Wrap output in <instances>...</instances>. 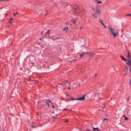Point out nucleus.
Wrapping results in <instances>:
<instances>
[{"mask_svg": "<svg viewBox=\"0 0 131 131\" xmlns=\"http://www.w3.org/2000/svg\"><path fill=\"white\" fill-rule=\"evenodd\" d=\"M95 3L97 5H102L103 4V0H95Z\"/></svg>", "mask_w": 131, "mask_h": 131, "instance_id": "nucleus-5", "label": "nucleus"}, {"mask_svg": "<svg viewBox=\"0 0 131 131\" xmlns=\"http://www.w3.org/2000/svg\"><path fill=\"white\" fill-rule=\"evenodd\" d=\"M53 118H55V117H53Z\"/></svg>", "mask_w": 131, "mask_h": 131, "instance_id": "nucleus-39", "label": "nucleus"}, {"mask_svg": "<svg viewBox=\"0 0 131 131\" xmlns=\"http://www.w3.org/2000/svg\"><path fill=\"white\" fill-rule=\"evenodd\" d=\"M69 90H71V88L70 87H68Z\"/></svg>", "mask_w": 131, "mask_h": 131, "instance_id": "nucleus-28", "label": "nucleus"}, {"mask_svg": "<svg viewBox=\"0 0 131 131\" xmlns=\"http://www.w3.org/2000/svg\"><path fill=\"white\" fill-rule=\"evenodd\" d=\"M5 15H6V16H8V14L6 13V14H5Z\"/></svg>", "mask_w": 131, "mask_h": 131, "instance_id": "nucleus-34", "label": "nucleus"}, {"mask_svg": "<svg viewBox=\"0 0 131 131\" xmlns=\"http://www.w3.org/2000/svg\"><path fill=\"white\" fill-rule=\"evenodd\" d=\"M104 120H108V119L104 118Z\"/></svg>", "mask_w": 131, "mask_h": 131, "instance_id": "nucleus-25", "label": "nucleus"}, {"mask_svg": "<svg viewBox=\"0 0 131 131\" xmlns=\"http://www.w3.org/2000/svg\"><path fill=\"white\" fill-rule=\"evenodd\" d=\"M68 29H69L68 27H66L65 28L63 29V31H66V33H67Z\"/></svg>", "mask_w": 131, "mask_h": 131, "instance_id": "nucleus-12", "label": "nucleus"}, {"mask_svg": "<svg viewBox=\"0 0 131 131\" xmlns=\"http://www.w3.org/2000/svg\"><path fill=\"white\" fill-rule=\"evenodd\" d=\"M85 96L83 95L82 97H80L79 98H77V99H74L73 97H72L71 98V101H75V100H77V101H83V100L85 99Z\"/></svg>", "mask_w": 131, "mask_h": 131, "instance_id": "nucleus-3", "label": "nucleus"}, {"mask_svg": "<svg viewBox=\"0 0 131 131\" xmlns=\"http://www.w3.org/2000/svg\"><path fill=\"white\" fill-rule=\"evenodd\" d=\"M74 13H77V11H74Z\"/></svg>", "mask_w": 131, "mask_h": 131, "instance_id": "nucleus-30", "label": "nucleus"}, {"mask_svg": "<svg viewBox=\"0 0 131 131\" xmlns=\"http://www.w3.org/2000/svg\"><path fill=\"white\" fill-rule=\"evenodd\" d=\"M10 24H12L13 23V18H11L9 20Z\"/></svg>", "mask_w": 131, "mask_h": 131, "instance_id": "nucleus-13", "label": "nucleus"}, {"mask_svg": "<svg viewBox=\"0 0 131 131\" xmlns=\"http://www.w3.org/2000/svg\"><path fill=\"white\" fill-rule=\"evenodd\" d=\"M17 14H18V13H14V14H13V15H14V16H16V15H17Z\"/></svg>", "mask_w": 131, "mask_h": 131, "instance_id": "nucleus-22", "label": "nucleus"}, {"mask_svg": "<svg viewBox=\"0 0 131 131\" xmlns=\"http://www.w3.org/2000/svg\"><path fill=\"white\" fill-rule=\"evenodd\" d=\"M31 126L33 127V128H34V126L33 125V124H32Z\"/></svg>", "mask_w": 131, "mask_h": 131, "instance_id": "nucleus-23", "label": "nucleus"}, {"mask_svg": "<svg viewBox=\"0 0 131 131\" xmlns=\"http://www.w3.org/2000/svg\"><path fill=\"white\" fill-rule=\"evenodd\" d=\"M126 17H128V16H131V14H126Z\"/></svg>", "mask_w": 131, "mask_h": 131, "instance_id": "nucleus-17", "label": "nucleus"}, {"mask_svg": "<svg viewBox=\"0 0 131 131\" xmlns=\"http://www.w3.org/2000/svg\"><path fill=\"white\" fill-rule=\"evenodd\" d=\"M87 55H88L89 57H94L95 54L93 52H87Z\"/></svg>", "mask_w": 131, "mask_h": 131, "instance_id": "nucleus-6", "label": "nucleus"}, {"mask_svg": "<svg viewBox=\"0 0 131 131\" xmlns=\"http://www.w3.org/2000/svg\"><path fill=\"white\" fill-rule=\"evenodd\" d=\"M127 58L128 59V65H129V66H131L130 53H129V52H128Z\"/></svg>", "mask_w": 131, "mask_h": 131, "instance_id": "nucleus-4", "label": "nucleus"}, {"mask_svg": "<svg viewBox=\"0 0 131 131\" xmlns=\"http://www.w3.org/2000/svg\"><path fill=\"white\" fill-rule=\"evenodd\" d=\"M62 110L64 111H71V110H68L67 108H64V109H63Z\"/></svg>", "mask_w": 131, "mask_h": 131, "instance_id": "nucleus-15", "label": "nucleus"}, {"mask_svg": "<svg viewBox=\"0 0 131 131\" xmlns=\"http://www.w3.org/2000/svg\"><path fill=\"white\" fill-rule=\"evenodd\" d=\"M108 28L110 31L111 32V34L113 35V37H116L118 34V31H117L115 28H113L112 27L108 26Z\"/></svg>", "mask_w": 131, "mask_h": 131, "instance_id": "nucleus-2", "label": "nucleus"}, {"mask_svg": "<svg viewBox=\"0 0 131 131\" xmlns=\"http://www.w3.org/2000/svg\"><path fill=\"white\" fill-rule=\"evenodd\" d=\"M129 7H131V5H129Z\"/></svg>", "mask_w": 131, "mask_h": 131, "instance_id": "nucleus-36", "label": "nucleus"}, {"mask_svg": "<svg viewBox=\"0 0 131 131\" xmlns=\"http://www.w3.org/2000/svg\"><path fill=\"white\" fill-rule=\"evenodd\" d=\"M73 24H75V22H76V20H73Z\"/></svg>", "mask_w": 131, "mask_h": 131, "instance_id": "nucleus-21", "label": "nucleus"}, {"mask_svg": "<svg viewBox=\"0 0 131 131\" xmlns=\"http://www.w3.org/2000/svg\"><path fill=\"white\" fill-rule=\"evenodd\" d=\"M92 10H93V11H95V8H93Z\"/></svg>", "mask_w": 131, "mask_h": 131, "instance_id": "nucleus-26", "label": "nucleus"}, {"mask_svg": "<svg viewBox=\"0 0 131 131\" xmlns=\"http://www.w3.org/2000/svg\"><path fill=\"white\" fill-rule=\"evenodd\" d=\"M55 116H57V114H55Z\"/></svg>", "mask_w": 131, "mask_h": 131, "instance_id": "nucleus-35", "label": "nucleus"}, {"mask_svg": "<svg viewBox=\"0 0 131 131\" xmlns=\"http://www.w3.org/2000/svg\"><path fill=\"white\" fill-rule=\"evenodd\" d=\"M85 131H90V130L89 129H86V130H85Z\"/></svg>", "mask_w": 131, "mask_h": 131, "instance_id": "nucleus-29", "label": "nucleus"}, {"mask_svg": "<svg viewBox=\"0 0 131 131\" xmlns=\"http://www.w3.org/2000/svg\"><path fill=\"white\" fill-rule=\"evenodd\" d=\"M38 14H40V15H41V14H42V13H40V10H39L38 12Z\"/></svg>", "mask_w": 131, "mask_h": 131, "instance_id": "nucleus-18", "label": "nucleus"}, {"mask_svg": "<svg viewBox=\"0 0 131 131\" xmlns=\"http://www.w3.org/2000/svg\"><path fill=\"white\" fill-rule=\"evenodd\" d=\"M93 130L99 131V128L93 127Z\"/></svg>", "mask_w": 131, "mask_h": 131, "instance_id": "nucleus-14", "label": "nucleus"}, {"mask_svg": "<svg viewBox=\"0 0 131 131\" xmlns=\"http://www.w3.org/2000/svg\"><path fill=\"white\" fill-rule=\"evenodd\" d=\"M56 112V111H53V113H55Z\"/></svg>", "mask_w": 131, "mask_h": 131, "instance_id": "nucleus-33", "label": "nucleus"}, {"mask_svg": "<svg viewBox=\"0 0 131 131\" xmlns=\"http://www.w3.org/2000/svg\"><path fill=\"white\" fill-rule=\"evenodd\" d=\"M3 1H7V2H9V0H3Z\"/></svg>", "mask_w": 131, "mask_h": 131, "instance_id": "nucleus-32", "label": "nucleus"}, {"mask_svg": "<svg viewBox=\"0 0 131 131\" xmlns=\"http://www.w3.org/2000/svg\"><path fill=\"white\" fill-rule=\"evenodd\" d=\"M47 34H50V30H48L47 32Z\"/></svg>", "mask_w": 131, "mask_h": 131, "instance_id": "nucleus-20", "label": "nucleus"}, {"mask_svg": "<svg viewBox=\"0 0 131 131\" xmlns=\"http://www.w3.org/2000/svg\"><path fill=\"white\" fill-rule=\"evenodd\" d=\"M123 117L125 118V120H128V118L125 117V116H124Z\"/></svg>", "mask_w": 131, "mask_h": 131, "instance_id": "nucleus-16", "label": "nucleus"}, {"mask_svg": "<svg viewBox=\"0 0 131 131\" xmlns=\"http://www.w3.org/2000/svg\"><path fill=\"white\" fill-rule=\"evenodd\" d=\"M50 103H51V100H49V99L47 100L46 104H47V106H48V107H50Z\"/></svg>", "mask_w": 131, "mask_h": 131, "instance_id": "nucleus-10", "label": "nucleus"}, {"mask_svg": "<svg viewBox=\"0 0 131 131\" xmlns=\"http://www.w3.org/2000/svg\"><path fill=\"white\" fill-rule=\"evenodd\" d=\"M95 10L96 12V11L92 12V16L94 19H97V18H98V15L101 16V9H100L99 6H96L95 7ZM97 14H98V15Z\"/></svg>", "mask_w": 131, "mask_h": 131, "instance_id": "nucleus-1", "label": "nucleus"}, {"mask_svg": "<svg viewBox=\"0 0 131 131\" xmlns=\"http://www.w3.org/2000/svg\"><path fill=\"white\" fill-rule=\"evenodd\" d=\"M124 75H126V74H125Z\"/></svg>", "mask_w": 131, "mask_h": 131, "instance_id": "nucleus-37", "label": "nucleus"}, {"mask_svg": "<svg viewBox=\"0 0 131 131\" xmlns=\"http://www.w3.org/2000/svg\"><path fill=\"white\" fill-rule=\"evenodd\" d=\"M82 28V27H80V30H81Z\"/></svg>", "mask_w": 131, "mask_h": 131, "instance_id": "nucleus-31", "label": "nucleus"}, {"mask_svg": "<svg viewBox=\"0 0 131 131\" xmlns=\"http://www.w3.org/2000/svg\"><path fill=\"white\" fill-rule=\"evenodd\" d=\"M120 58L123 61H126V59L124 58V57L122 55L120 56Z\"/></svg>", "mask_w": 131, "mask_h": 131, "instance_id": "nucleus-11", "label": "nucleus"}, {"mask_svg": "<svg viewBox=\"0 0 131 131\" xmlns=\"http://www.w3.org/2000/svg\"><path fill=\"white\" fill-rule=\"evenodd\" d=\"M97 75H98V74H96L95 75V77H96V76H97Z\"/></svg>", "mask_w": 131, "mask_h": 131, "instance_id": "nucleus-27", "label": "nucleus"}, {"mask_svg": "<svg viewBox=\"0 0 131 131\" xmlns=\"http://www.w3.org/2000/svg\"><path fill=\"white\" fill-rule=\"evenodd\" d=\"M64 122H68V119H65Z\"/></svg>", "mask_w": 131, "mask_h": 131, "instance_id": "nucleus-19", "label": "nucleus"}, {"mask_svg": "<svg viewBox=\"0 0 131 131\" xmlns=\"http://www.w3.org/2000/svg\"><path fill=\"white\" fill-rule=\"evenodd\" d=\"M73 8L74 10L76 11V10H78V9L79 8V6H78L77 5H74Z\"/></svg>", "mask_w": 131, "mask_h": 131, "instance_id": "nucleus-8", "label": "nucleus"}, {"mask_svg": "<svg viewBox=\"0 0 131 131\" xmlns=\"http://www.w3.org/2000/svg\"><path fill=\"white\" fill-rule=\"evenodd\" d=\"M125 68L127 69V70H128V68L126 66Z\"/></svg>", "mask_w": 131, "mask_h": 131, "instance_id": "nucleus-24", "label": "nucleus"}, {"mask_svg": "<svg viewBox=\"0 0 131 131\" xmlns=\"http://www.w3.org/2000/svg\"><path fill=\"white\" fill-rule=\"evenodd\" d=\"M127 100H128V101L129 99H128V98H127Z\"/></svg>", "mask_w": 131, "mask_h": 131, "instance_id": "nucleus-38", "label": "nucleus"}, {"mask_svg": "<svg viewBox=\"0 0 131 131\" xmlns=\"http://www.w3.org/2000/svg\"><path fill=\"white\" fill-rule=\"evenodd\" d=\"M86 54H87L86 52H83V53L80 54V58H82V57H83V56H85V55H86Z\"/></svg>", "mask_w": 131, "mask_h": 131, "instance_id": "nucleus-9", "label": "nucleus"}, {"mask_svg": "<svg viewBox=\"0 0 131 131\" xmlns=\"http://www.w3.org/2000/svg\"><path fill=\"white\" fill-rule=\"evenodd\" d=\"M99 22H100V23H101L102 24V25H103V27H104V28H107V26H106V25H105V24H104V21H103V20L100 19Z\"/></svg>", "mask_w": 131, "mask_h": 131, "instance_id": "nucleus-7", "label": "nucleus"}]
</instances>
